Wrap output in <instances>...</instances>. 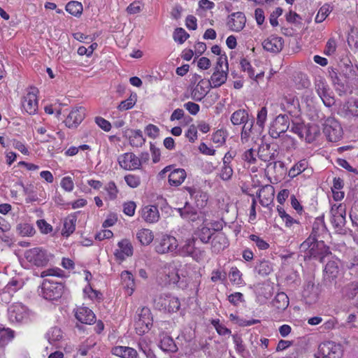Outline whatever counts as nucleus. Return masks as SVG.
I'll return each instance as SVG.
<instances>
[{"label": "nucleus", "mask_w": 358, "mask_h": 358, "mask_svg": "<svg viewBox=\"0 0 358 358\" xmlns=\"http://www.w3.org/2000/svg\"><path fill=\"white\" fill-rule=\"evenodd\" d=\"M136 94H131L130 96L127 99L120 102V103L117 106V108L120 110H127L132 108L136 102Z\"/></svg>", "instance_id": "48"}, {"label": "nucleus", "mask_w": 358, "mask_h": 358, "mask_svg": "<svg viewBox=\"0 0 358 358\" xmlns=\"http://www.w3.org/2000/svg\"><path fill=\"white\" fill-rule=\"evenodd\" d=\"M324 272V280L325 282L335 280L339 273L338 262L337 261L328 262L325 266Z\"/></svg>", "instance_id": "28"}, {"label": "nucleus", "mask_w": 358, "mask_h": 358, "mask_svg": "<svg viewBox=\"0 0 358 358\" xmlns=\"http://www.w3.org/2000/svg\"><path fill=\"white\" fill-rule=\"evenodd\" d=\"M321 224L323 228H325V224L324 222L323 217H318L316 219L315 222L313 224V231L308 238L304 241L300 245V251L301 252H304V255H310L311 252V248L313 245V242L316 240V234L317 231L319 229V225Z\"/></svg>", "instance_id": "13"}, {"label": "nucleus", "mask_w": 358, "mask_h": 358, "mask_svg": "<svg viewBox=\"0 0 358 358\" xmlns=\"http://www.w3.org/2000/svg\"><path fill=\"white\" fill-rule=\"evenodd\" d=\"M242 159L250 164H255L257 161L255 151L252 148L248 149L243 153Z\"/></svg>", "instance_id": "64"}, {"label": "nucleus", "mask_w": 358, "mask_h": 358, "mask_svg": "<svg viewBox=\"0 0 358 358\" xmlns=\"http://www.w3.org/2000/svg\"><path fill=\"white\" fill-rule=\"evenodd\" d=\"M343 110L345 115L358 117V99H355L352 103L348 101L343 105Z\"/></svg>", "instance_id": "47"}, {"label": "nucleus", "mask_w": 358, "mask_h": 358, "mask_svg": "<svg viewBox=\"0 0 358 358\" xmlns=\"http://www.w3.org/2000/svg\"><path fill=\"white\" fill-rule=\"evenodd\" d=\"M332 7L329 3L324 4L319 10L315 21L316 23L322 22L326 17L329 15V14L331 12Z\"/></svg>", "instance_id": "44"}, {"label": "nucleus", "mask_w": 358, "mask_h": 358, "mask_svg": "<svg viewBox=\"0 0 358 358\" xmlns=\"http://www.w3.org/2000/svg\"><path fill=\"white\" fill-rule=\"evenodd\" d=\"M303 296L304 297L307 303L313 304L317 301L319 294L317 288L312 282H308L303 292Z\"/></svg>", "instance_id": "26"}, {"label": "nucleus", "mask_w": 358, "mask_h": 358, "mask_svg": "<svg viewBox=\"0 0 358 358\" xmlns=\"http://www.w3.org/2000/svg\"><path fill=\"white\" fill-rule=\"evenodd\" d=\"M131 135L129 136V143L133 147H141L145 143V138L143 136L141 130H131Z\"/></svg>", "instance_id": "40"}, {"label": "nucleus", "mask_w": 358, "mask_h": 358, "mask_svg": "<svg viewBox=\"0 0 358 358\" xmlns=\"http://www.w3.org/2000/svg\"><path fill=\"white\" fill-rule=\"evenodd\" d=\"M272 305L279 311L285 310L289 306V298L284 292L278 293L272 301Z\"/></svg>", "instance_id": "34"}, {"label": "nucleus", "mask_w": 358, "mask_h": 358, "mask_svg": "<svg viewBox=\"0 0 358 358\" xmlns=\"http://www.w3.org/2000/svg\"><path fill=\"white\" fill-rule=\"evenodd\" d=\"M17 229L19 234L23 236H31L35 233L34 228L28 223L20 224Z\"/></svg>", "instance_id": "51"}, {"label": "nucleus", "mask_w": 358, "mask_h": 358, "mask_svg": "<svg viewBox=\"0 0 358 358\" xmlns=\"http://www.w3.org/2000/svg\"><path fill=\"white\" fill-rule=\"evenodd\" d=\"M85 108L84 107H76L71 110L64 123L69 128H76L85 117Z\"/></svg>", "instance_id": "14"}, {"label": "nucleus", "mask_w": 358, "mask_h": 358, "mask_svg": "<svg viewBox=\"0 0 358 358\" xmlns=\"http://www.w3.org/2000/svg\"><path fill=\"white\" fill-rule=\"evenodd\" d=\"M195 235L200 239V241L203 243H208L209 240L212 236H213L214 233L212 232L211 229L206 226H201L199 228L196 232Z\"/></svg>", "instance_id": "39"}, {"label": "nucleus", "mask_w": 358, "mask_h": 358, "mask_svg": "<svg viewBox=\"0 0 358 358\" xmlns=\"http://www.w3.org/2000/svg\"><path fill=\"white\" fill-rule=\"evenodd\" d=\"M344 297L349 299H353L358 294V282H351L346 284L341 289Z\"/></svg>", "instance_id": "36"}, {"label": "nucleus", "mask_w": 358, "mask_h": 358, "mask_svg": "<svg viewBox=\"0 0 358 358\" xmlns=\"http://www.w3.org/2000/svg\"><path fill=\"white\" fill-rule=\"evenodd\" d=\"M186 172L183 169H176L171 171L169 176V182L171 185L179 186L186 178Z\"/></svg>", "instance_id": "33"}, {"label": "nucleus", "mask_w": 358, "mask_h": 358, "mask_svg": "<svg viewBox=\"0 0 358 358\" xmlns=\"http://www.w3.org/2000/svg\"><path fill=\"white\" fill-rule=\"evenodd\" d=\"M189 35L182 28H177L173 32L174 40L180 44L183 43Z\"/></svg>", "instance_id": "55"}, {"label": "nucleus", "mask_w": 358, "mask_h": 358, "mask_svg": "<svg viewBox=\"0 0 358 358\" xmlns=\"http://www.w3.org/2000/svg\"><path fill=\"white\" fill-rule=\"evenodd\" d=\"M184 189L189 193L190 197L194 200L196 206L199 208H204L208 200V195L201 189L192 187H185Z\"/></svg>", "instance_id": "16"}, {"label": "nucleus", "mask_w": 358, "mask_h": 358, "mask_svg": "<svg viewBox=\"0 0 358 358\" xmlns=\"http://www.w3.org/2000/svg\"><path fill=\"white\" fill-rule=\"evenodd\" d=\"M228 71L229 67H226L224 70L215 69L210 80L208 81L210 86L216 88L224 84L227 80Z\"/></svg>", "instance_id": "22"}, {"label": "nucleus", "mask_w": 358, "mask_h": 358, "mask_svg": "<svg viewBox=\"0 0 358 358\" xmlns=\"http://www.w3.org/2000/svg\"><path fill=\"white\" fill-rule=\"evenodd\" d=\"M178 243L177 239L169 235H164L156 243L155 250L158 254L171 253L176 255Z\"/></svg>", "instance_id": "7"}, {"label": "nucleus", "mask_w": 358, "mask_h": 358, "mask_svg": "<svg viewBox=\"0 0 358 358\" xmlns=\"http://www.w3.org/2000/svg\"><path fill=\"white\" fill-rule=\"evenodd\" d=\"M323 132L329 141L337 142L343 136V129L334 117L327 118L324 124Z\"/></svg>", "instance_id": "4"}, {"label": "nucleus", "mask_w": 358, "mask_h": 358, "mask_svg": "<svg viewBox=\"0 0 358 358\" xmlns=\"http://www.w3.org/2000/svg\"><path fill=\"white\" fill-rule=\"evenodd\" d=\"M195 241L194 238L187 240L182 247L177 248L176 255L183 257L190 256L196 262L201 260L204 255V251L195 247Z\"/></svg>", "instance_id": "8"}, {"label": "nucleus", "mask_w": 358, "mask_h": 358, "mask_svg": "<svg viewBox=\"0 0 358 358\" xmlns=\"http://www.w3.org/2000/svg\"><path fill=\"white\" fill-rule=\"evenodd\" d=\"M290 118L287 115H279L272 122L269 128V134L273 138H278L281 134L289 127Z\"/></svg>", "instance_id": "6"}, {"label": "nucleus", "mask_w": 358, "mask_h": 358, "mask_svg": "<svg viewBox=\"0 0 358 358\" xmlns=\"http://www.w3.org/2000/svg\"><path fill=\"white\" fill-rule=\"evenodd\" d=\"M166 275L169 283L176 284L179 282L180 274L178 269L176 266H170Z\"/></svg>", "instance_id": "53"}, {"label": "nucleus", "mask_w": 358, "mask_h": 358, "mask_svg": "<svg viewBox=\"0 0 358 358\" xmlns=\"http://www.w3.org/2000/svg\"><path fill=\"white\" fill-rule=\"evenodd\" d=\"M246 18L242 12H236L229 16L227 26L233 31H240L245 27Z\"/></svg>", "instance_id": "17"}, {"label": "nucleus", "mask_w": 358, "mask_h": 358, "mask_svg": "<svg viewBox=\"0 0 358 358\" xmlns=\"http://www.w3.org/2000/svg\"><path fill=\"white\" fill-rule=\"evenodd\" d=\"M255 271L259 275L266 276L273 271V267L269 262L263 260L257 264L255 266Z\"/></svg>", "instance_id": "43"}, {"label": "nucleus", "mask_w": 358, "mask_h": 358, "mask_svg": "<svg viewBox=\"0 0 358 358\" xmlns=\"http://www.w3.org/2000/svg\"><path fill=\"white\" fill-rule=\"evenodd\" d=\"M178 212L182 218L192 222L199 220L201 215V212H198L194 208L187 205V203H186L184 208H179Z\"/></svg>", "instance_id": "31"}, {"label": "nucleus", "mask_w": 358, "mask_h": 358, "mask_svg": "<svg viewBox=\"0 0 358 358\" xmlns=\"http://www.w3.org/2000/svg\"><path fill=\"white\" fill-rule=\"evenodd\" d=\"M75 317L79 322L86 324H92L96 321L94 313L87 307L77 308Z\"/></svg>", "instance_id": "20"}, {"label": "nucleus", "mask_w": 358, "mask_h": 358, "mask_svg": "<svg viewBox=\"0 0 358 358\" xmlns=\"http://www.w3.org/2000/svg\"><path fill=\"white\" fill-rule=\"evenodd\" d=\"M160 348L163 351L165 352H176L178 348L173 341V339L169 336H164L160 341Z\"/></svg>", "instance_id": "37"}, {"label": "nucleus", "mask_w": 358, "mask_h": 358, "mask_svg": "<svg viewBox=\"0 0 358 358\" xmlns=\"http://www.w3.org/2000/svg\"><path fill=\"white\" fill-rule=\"evenodd\" d=\"M22 106L29 115H34L37 112L38 100L35 92H29L23 97Z\"/></svg>", "instance_id": "19"}, {"label": "nucleus", "mask_w": 358, "mask_h": 358, "mask_svg": "<svg viewBox=\"0 0 358 358\" xmlns=\"http://www.w3.org/2000/svg\"><path fill=\"white\" fill-rule=\"evenodd\" d=\"M8 314L9 320L13 323L25 321L29 316L28 309L21 303L11 305L8 310Z\"/></svg>", "instance_id": "11"}, {"label": "nucleus", "mask_w": 358, "mask_h": 358, "mask_svg": "<svg viewBox=\"0 0 358 358\" xmlns=\"http://www.w3.org/2000/svg\"><path fill=\"white\" fill-rule=\"evenodd\" d=\"M14 337V331L10 329L0 327V347L7 344Z\"/></svg>", "instance_id": "45"}, {"label": "nucleus", "mask_w": 358, "mask_h": 358, "mask_svg": "<svg viewBox=\"0 0 358 358\" xmlns=\"http://www.w3.org/2000/svg\"><path fill=\"white\" fill-rule=\"evenodd\" d=\"M257 196L260 203L263 206H267L272 201L274 196V189L271 185H265L259 190Z\"/></svg>", "instance_id": "29"}, {"label": "nucleus", "mask_w": 358, "mask_h": 358, "mask_svg": "<svg viewBox=\"0 0 358 358\" xmlns=\"http://www.w3.org/2000/svg\"><path fill=\"white\" fill-rule=\"evenodd\" d=\"M228 240L223 232H217L214 234L211 243L212 250L215 253L224 250L228 246Z\"/></svg>", "instance_id": "23"}, {"label": "nucleus", "mask_w": 358, "mask_h": 358, "mask_svg": "<svg viewBox=\"0 0 358 358\" xmlns=\"http://www.w3.org/2000/svg\"><path fill=\"white\" fill-rule=\"evenodd\" d=\"M210 85L208 81L201 79L191 91V98L196 101H201L208 93Z\"/></svg>", "instance_id": "21"}, {"label": "nucleus", "mask_w": 358, "mask_h": 358, "mask_svg": "<svg viewBox=\"0 0 358 358\" xmlns=\"http://www.w3.org/2000/svg\"><path fill=\"white\" fill-rule=\"evenodd\" d=\"M124 180L132 188L137 187L141 183L140 177L133 174L125 176Z\"/></svg>", "instance_id": "63"}, {"label": "nucleus", "mask_w": 358, "mask_h": 358, "mask_svg": "<svg viewBox=\"0 0 358 358\" xmlns=\"http://www.w3.org/2000/svg\"><path fill=\"white\" fill-rule=\"evenodd\" d=\"M24 257L29 262L37 266H45L49 261L46 252L40 248L27 250Z\"/></svg>", "instance_id": "10"}, {"label": "nucleus", "mask_w": 358, "mask_h": 358, "mask_svg": "<svg viewBox=\"0 0 358 358\" xmlns=\"http://www.w3.org/2000/svg\"><path fill=\"white\" fill-rule=\"evenodd\" d=\"M275 150L269 144H264L259 148L258 157L264 162H270L275 158Z\"/></svg>", "instance_id": "32"}, {"label": "nucleus", "mask_w": 358, "mask_h": 358, "mask_svg": "<svg viewBox=\"0 0 358 358\" xmlns=\"http://www.w3.org/2000/svg\"><path fill=\"white\" fill-rule=\"evenodd\" d=\"M118 163L122 169L126 170H136L141 166L139 157L132 152H127L119 157Z\"/></svg>", "instance_id": "15"}, {"label": "nucleus", "mask_w": 358, "mask_h": 358, "mask_svg": "<svg viewBox=\"0 0 358 358\" xmlns=\"http://www.w3.org/2000/svg\"><path fill=\"white\" fill-rule=\"evenodd\" d=\"M64 288V287L62 282L45 278L39 287V295L46 300H57L62 296Z\"/></svg>", "instance_id": "1"}, {"label": "nucleus", "mask_w": 358, "mask_h": 358, "mask_svg": "<svg viewBox=\"0 0 358 358\" xmlns=\"http://www.w3.org/2000/svg\"><path fill=\"white\" fill-rule=\"evenodd\" d=\"M120 250L115 252V256L121 260L133 255V246L128 239H123L117 243Z\"/></svg>", "instance_id": "24"}, {"label": "nucleus", "mask_w": 358, "mask_h": 358, "mask_svg": "<svg viewBox=\"0 0 358 358\" xmlns=\"http://www.w3.org/2000/svg\"><path fill=\"white\" fill-rule=\"evenodd\" d=\"M233 173L234 171L231 165L223 164L220 170V177L223 180H229L231 178Z\"/></svg>", "instance_id": "57"}, {"label": "nucleus", "mask_w": 358, "mask_h": 358, "mask_svg": "<svg viewBox=\"0 0 358 358\" xmlns=\"http://www.w3.org/2000/svg\"><path fill=\"white\" fill-rule=\"evenodd\" d=\"M152 313L148 307L138 309L135 317V329L136 333L142 335L148 332L152 326Z\"/></svg>", "instance_id": "2"}, {"label": "nucleus", "mask_w": 358, "mask_h": 358, "mask_svg": "<svg viewBox=\"0 0 358 358\" xmlns=\"http://www.w3.org/2000/svg\"><path fill=\"white\" fill-rule=\"evenodd\" d=\"M111 352L113 355L121 358H137L138 357L136 350L127 346H115L112 348Z\"/></svg>", "instance_id": "25"}, {"label": "nucleus", "mask_w": 358, "mask_h": 358, "mask_svg": "<svg viewBox=\"0 0 358 358\" xmlns=\"http://www.w3.org/2000/svg\"><path fill=\"white\" fill-rule=\"evenodd\" d=\"M76 218L75 216H69L66 217L64 222V229L62 234L69 236L76 229Z\"/></svg>", "instance_id": "42"}, {"label": "nucleus", "mask_w": 358, "mask_h": 358, "mask_svg": "<svg viewBox=\"0 0 358 358\" xmlns=\"http://www.w3.org/2000/svg\"><path fill=\"white\" fill-rule=\"evenodd\" d=\"M157 306L160 310L174 313L179 310L180 303L179 299L171 294H164L160 295L156 300Z\"/></svg>", "instance_id": "9"}, {"label": "nucleus", "mask_w": 358, "mask_h": 358, "mask_svg": "<svg viewBox=\"0 0 358 358\" xmlns=\"http://www.w3.org/2000/svg\"><path fill=\"white\" fill-rule=\"evenodd\" d=\"M230 120L234 125L245 124L249 122L248 113L244 109L237 110L232 113Z\"/></svg>", "instance_id": "35"}, {"label": "nucleus", "mask_w": 358, "mask_h": 358, "mask_svg": "<svg viewBox=\"0 0 358 358\" xmlns=\"http://www.w3.org/2000/svg\"><path fill=\"white\" fill-rule=\"evenodd\" d=\"M267 118V108L262 107L257 113V124L262 129Z\"/></svg>", "instance_id": "62"}, {"label": "nucleus", "mask_w": 358, "mask_h": 358, "mask_svg": "<svg viewBox=\"0 0 358 358\" xmlns=\"http://www.w3.org/2000/svg\"><path fill=\"white\" fill-rule=\"evenodd\" d=\"M307 165L308 163L306 160H301L290 169L288 174L290 178L296 177L306 170Z\"/></svg>", "instance_id": "46"}, {"label": "nucleus", "mask_w": 358, "mask_h": 358, "mask_svg": "<svg viewBox=\"0 0 358 358\" xmlns=\"http://www.w3.org/2000/svg\"><path fill=\"white\" fill-rule=\"evenodd\" d=\"M121 278L124 283H126V286L127 288L131 289V294L133 292V287L134 286V280L133 278V275L131 272L127 271H124L121 273Z\"/></svg>", "instance_id": "56"}, {"label": "nucleus", "mask_w": 358, "mask_h": 358, "mask_svg": "<svg viewBox=\"0 0 358 358\" xmlns=\"http://www.w3.org/2000/svg\"><path fill=\"white\" fill-rule=\"evenodd\" d=\"M329 85L322 79H318L315 81V89L318 94V96H320L321 94H323L326 92L327 90H329Z\"/></svg>", "instance_id": "60"}, {"label": "nucleus", "mask_w": 358, "mask_h": 358, "mask_svg": "<svg viewBox=\"0 0 358 358\" xmlns=\"http://www.w3.org/2000/svg\"><path fill=\"white\" fill-rule=\"evenodd\" d=\"M159 217V213L156 206H146L142 209V217L147 222H157Z\"/></svg>", "instance_id": "27"}, {"label": "nucleus", "mask_w": 358, "mask_h": 358, "mask_svg": "<svg viewBox=\"0 0 358 358\" xmlns=\"http://www.w3.org/2000/svg\"><path fill=\"white\" fill-rule=\"evenodd\" d=\"M343 355V346L333 341L322 343L318 347V351L315 355V358H341Z\"/></svg>", "instance_id": "3"}, {"label": "nucleus", "mask_w": 358, "mask_h": 358, "mask_svg": "<svg viewBox=\"0 0 358 358\" xmlns=\"http://www.w3.org/2000/svg\"><path fill=\"white\" fill-rule=\"evenodd\" d=\"M337 48L336 41L334 38H330L327 42L324 53L326 55L331 56L333 55Z\"/></svg>", "instance_id": "59"}, {"label": "nucleus", "mask_w": 358, "mask_h": 358, "mask_svg": "<svg viewBox=\"0 0 358 358\" xmlns=\"http://www.w3.org/2000/svg\"><path fill=\"white\" fill-rule=\"evenodd\" d=\"M284 45V40L282 37L271 36L262 43L264 49L272 53L280 52Z\"/></svg>", "instance_id": "18"}, {"label": "nucleus", "mask_w": 358, "mask_h": 358, "mask_svg": "<svg viewBox=\"0 0 358 358\" xmlns=\"http://www.w3.org/2000/svg\"><path fill=\"white\" fill-rule=\"evenodd\" d=\"M311 248V252L308 255H304V260L310 259L312 258L319 259L320 262L323 259L331 254L329 248L325 245L322 241H318L317 238L313 242Z\"/></svg>", "instance_id": "12"}, {"label": "nucleus", "mask_w": 358, "mask_h": 358, "mask_svg": "<svg viewBox=\"0 0 358 358\" xmlns=\"http://www.w3.org/2000/svg\"><path fill=\"white\" fill-rule=\"evenodd\" d=\"M136 237L139 242L144 245H149L154 239L152 232L148 229H143L137 232Z\"/></svg>", "instance_id": "38"}, {"label": "nucleus", "mask_w": 358, "mask_h": 358, "mask_svg": "<svg viewBox=\"0 0 358 358\" xmlns=\"http://www.w3.org/2000/svg\"><path fill=\"white\" fill-rule=\"evenodd\" d=\"M241 273L236 267H232L229 274L230 281L236 285L241 284Z\"/></svg>", "instance_id": "58"}, {"label": "nucleus", "mask_w": 358, "mask_h": 358, "mask_svg": "<svg viewBox=\"0 0 358 358\" xmlns=\"http://www.w3.org/2000/svg\"><path fill=\"white\" fill-rule=\"evenodd\" d=\"M332 93L333 92L329 88V90H327L325 93L319 96L324 106L329 108L334 106L335 103V99L334 96L332 95Z\"/></svg>", "instance_id": "54"}, {"label": "nucleus", "mask_w": 358, "mask_h": 358, "mask_svg": "<svg viewBox=\"0 0 358 358\" xmlns=\"http://www.w3.org/2000/svg\"><path fill=\"white\" fill-rule=\"evenodd\" d=\"M47 337L50 343H54L62 338V331L58 327H53L48 332Z\"/></svg>", "instance_id": "49"}, {"label": "nucleus", "mask_w": 358, "mask_h": 358, "mask_svg": "<svg viewBox=\"0 0 358 358\" xmlns=\"http://www.w3.org/2000/svg\"><path fill=\"white\" fill-rule=\"evenodd\" d=\"M254 124V120L252 119L250 122L245 124L242 128L241 131V141L246 143L248 141L250 134L252 133V127Z\"/></svg>", "instance_id": "52"}, {"label": "nucleus", "mask_w": 358, "mask_h": 358, "mask_svg": "<svg viewBox=\"0 0 358 358\" xmlns=\"http://www.w3.org/2000/svg\"><path fill=\"white\" fill-rule=\"evenodd\" d=\"M66 10L70 14L77 17L82 14L83 7L81 3L77 1H71L66 4Z\"/></svg>", "instance_id": "41"}, {"label": "nucleus", "mask_w": 358, "mask_h": 358, "mask_svg": "<svg viewBox=\"0 0 358 358\" xmlns=\"http://www.w3.org/2000/svg\"><path fill=\"white\" fill-rule=\"evenodd\" d=\"M331 222L338 233H341L346 223L345 215L346 208L345 206L339 204L338 206H333L331 209Z\"/></svg>", "instance_id": "5"}, {"label": "nucleus", "mask_w": 358, "mask_h": 358, "mask_svg": "<svg viewBox=\"0 0 358 358\" xmlns=\"http://www.w3.org/2000/svg\"><path fill=\"white\" fill-rule=\"evenodd\" d=\"M105 190L108 193V199L110 200H113L117 197V194L118 192L117 186L115 183L113 181L109 182L105 187Z\"/></svg>", "instance_id": "61"}, {"label": "nucleus", "mask_w": 358, "mask_h": 358, "mask_svg": "<svg viewBox=\"0 0 358 358\" xmlns=\"http://www.w3.org/2000/svg\"><path fill=\"white\" fill-rule=\"evenodd\" d=\"M212 325L215 329L217 334L220 336H229L231 334V330L227 328L224 324L220 323V320H212Z\"/></svg>", "instance_id": "50"}, {"label": "nucleus", "mask_w": 358, "mask_h": 358, "mask_svg": "<svg viewBox=\"0 0 358 358\" xmlns=\"http://www.w3.org/2000/svg\"><path fill=\"white\" fill-rule=\"evenodd\" d=\"M339 74L344 78L345 84L352 80L356 75L351 62L348 60L343 61L339 65Z\"/></svg>", "instance_id": "30"}]
</instances>
